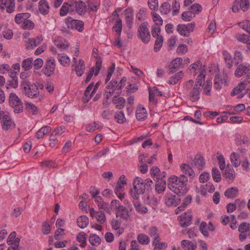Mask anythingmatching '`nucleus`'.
Segmentation results:
<instances>
[{"label": "nucleus", "mask_w": 250, "mask_h": 250, "mask_svg": "<svg viewBox=\"0 0 250 250\" xmlns=\"http://www.w3.org/2000/svg\"><path fill=\"white\" fill-rule=\"evenodd\" d=\"M25 108L27 110L33 115H36L38 113V109L37 107L31 103H25Z\"/></svg>", "instance_id": "nucleus-45"}, {"label": "nucleus", "mask_w": 250, "mask_h": 250, "mask_svg": "<svg viewBox=\"0 0 250 250\" xmlns=\"http://www.w3.org/2000/svg\"><path fill=\"white\" fill-rule=\"evenodd\" d=\"M6 8L7 12L12 13L15 10V0H0V8Z\"/></svg>", "instance_id": "nucleus-13"}, {"label": "nucleus", "mask_w": 250, "mask_h": 250, "mask_svg": "<svg viewBox=\"0 0 250 250\" xmlns=\"http://www.w3.org/2000/svg\"><path fill=\"white\" fill-rule=\"evenodd\" d=\"M30 17L29 13H21L18 14L15 17V21L17 24L23 23L27 19Z\"/></svg>", "instance_id": "nucleus-28"}, {"label": "nucleus", "mask_w": 250, "mask_h": 250, "mask_svg": "<svg viewBox=\"0 0 250 250\" xmlns=\"http://www.w3.org/2000/svg\"><path fill=\"white\" fill-rule=\"evenodd\" d=\"M136 117L138 120L143 121L147 117L146 109L142 105H139L136 111Z\"/></svg>", "instance_id": "nucleus-19"}, {"label": "nucleus", "mask_w": 250, "mask_h": 250, "mask_svg": "<svg viewBox=\"0 0 250 250\" xmlns=\"http://www.w3.org/2000/svg\"><path fill=\"white\" fill-rule=\"evenodd\" d=\"M153 184L152 180L146 179L144 181L141 178L136 177L133 182V189L130 190V194L133 199H139V196L144 194L151 189Z\"/></svg>", "instance_id": "nucleus-2"}, {"label": "nucleus", "mask_w": 250, "mask_h": 250, "mask_svg": "<svg viewBox=\"0 0 250 250\" xmlns=\"http://www.w3.org/2000/svg\"><path fill=\"white\" fill-rule=\"evenodd\" d=\"M184 75L182 71H179L174 76L170 77L168 83L170 84H175L181 79Z\"/></svg>", "instance_id": "nucleus-43"}, {"label": "nucleus", "mask_w": 250, "mask_h": 250, "mask_svg": "<svg viewBox=\"0 0 250 250\" xmlns=\"http://www.w3.org/2000/svg\"><path fill=\"white\" fill-rule=\"evenodd\" d=\"M180 196L175 195L170 193H167L164 197L165 203L168 207L177 206L181 202Z\"/></svg>", "instance_id": "nucleus-9"}, {"label": "nucleus", "mask_w": 250, "mask_h": 250, "mask_svg": "<svg viewBox=\"0 0 250 250\" xmlns=\"http://www.w3.org/2000/svg\"><path fill=\"white\" fill-rule=\"evenodd\" d=\"M148 5L149 8L153 11H156L158 8V0H148Z\"/></svg>", "instance_id": "nucleus-63"}, {"label": "nucleus", "mask_w": 250, "mask_h": 250, "mask_svg": "<svg viewBox=\"0 0 250 250\" xmlns=\"http://www.w3.org/2000/svg\"><path fill=\"white\" fill-rule=\"evenodd\" d=\"M180 221V224L181 227L184 228L188 226L191 222V214L189 211L184 214H182L178 217Z\"/></svg>", "instance_id": "nucleus-14"}, {"label": "nucleus", "mask_w": 250, "mask_h": 250, "mask_svg": "<svg viewBox=\"0 0 250 250\" xmlns=\"http://www.w3.org/2000/svg\"><path fill=\"white\" fill-rule=\"evenodd\" d=\"M17 72L15 70H11L9 72V75L10 77V79L8 80L7 82L6 88H16L18 86V80L16 76Z\"/></svg>", "instance_id": "nucleus-12"}, {"label": "nucleus", "mask_w": 250, "mask_h": 250, "mask_svg": "<svg viewBox=\"0 0 250 250\" xmlns=\"http://www.w3.org/2000/svg\"><path fill=\"white\" fill-rule=\"evenodd\" d=\"M85 70V65L84 62L82 60L79 61V63L76 65L75 71L78 76H82Z\"/></svg>", "instance_id": "nucleus-34"}, {"label": "nucleus", "mask_w": 250, "mask_h": 250, "mask_svg": "<svg viewBox=\"0 0 250 250\" xmlns=\"http://www.w3.org/2000/svg\"><path fill=\"white\" fill-rule=\"evenodd\" d=\"M237 39L245 43L250 44V36L246 34H238L236 36Z\"/></svg>", "instance_id": "nucleus-50"}, {"label": "nucleus", "mask_w": 250, "mask_h": 250, "mask_svg": "<svg viewBox=\"0 0 250 250\" xmlns=\"http://www.w3.org/2000/svg\"><path fill=\"white\" fill-rule=\"evenodd\" d=\"M200 230L202 233L206 237L208 236V231L207 224L205 222H202L200 226Z\"/></svg>", "instance_id": "nucleus-61"}, {"label": "nucleus", "mask_w": 250, "mask_h": 250, "mask_svg": "<svg viewBox=\"0 0 250 250\" xmlns=\"http://www.w3.org/2000/svg\"><path fill=\"white\" fill-rule=\"evenodd\" d=\"M183 59L177 58L174 59L169 65V70L170 73H174L179 67L182 66Z\"/></svg>", "instance_id": "nucleus-17"}, {"label": "nucleus", "mask_w": 250, "mask_h": 250, "mask_svg": "<svg viewBox=\"0 0 250 250\" xmlns=\"http://www.w3.org/2000/svg\"><path fill=\"white\" fill-rule=\"evenodd\" d=\"M223 55L227 67L230 69L232 67L233 64V60L231 55L227 51H224Z\"/></svg>", "instance_id": "nucleus-26"}, {"label": "nucleus", "mask_w": 250, "mask_h": 250, "mask_svg": "<svg viewBox=\"0 0 250 250\" xmlns=\"http://www.w3.org/2000/svg\"><path fill=\"white\" fill-rule=\"evenodd\" d=\"M200 84H194V81L190 80L185 83L184 88L189 92V99L192 102L198 101L200 99V94L201 88H200Z\"/></svg>", "instance_id": "nucleus-3"}, {"label": "nucleus", "mask_w": 250, "mask_h": 250, "mask_svg": "<svg viewBox=\"0 0 250 250\" xmlns=\"http://www.w3.org/2000/svg\"><path fill=\"white\" fill-rule=\"evenodd\" d=\"M155 38L156 40L155 42L154 51L157 52L160 50L163 45L164 38L161 35L158 36V37H156Z\"/></svg>", "instance_id": "nucleus-42"}, {"label": "nucleus", "mask_w": 250, "mask_h": 250, "mask_svg": "<svg viewBox=\"0 0 250 250\" xmlns=\"http://www.w3.org/2000/svg\"><path fill=\"white\" fill-rule=\"evenodd\" d=\"M116 216L117 217H120L123 219L127 220L129 216L128 209L125 206L118 205L117 207Z\"/></svg>", "instance_id": "nucleus-15"}, {"label": "nucleus", "mask_w": 250, "mask_h": 250, "mask_svg": "<svg viewBox=\"0 0 250 250\" xmlns=\"http://www.w3.org/2000/svg\"><path fill=\"white\" fill-rule=\"evenodd\" d=\"M157 181L155 185V190L158 193L163 192L166 188V182L162 179L157 178Z\"/></svg>", "instance_id": "nucleus-23"}, {"label": "nucleus", "mask_w": 250, "mask_h": 250, "mask_svg": "<svg viewBox=\"0 0 250 250\" xmlns=\"http://www.w3.org/2000/svg\"><path fill=\"white\" fill-rule=\"evenodd\" d=\"M51 130L49 126H44L40 128L36 133V136L38 139L42 138L45 134Z\"/></svg>", "instance_id": "nucleus-38"}, {"label": "nucleus", "mask_w": 250, "mask_h": 250, "mask_svg": "<svg viewBox=\"0 0 250 250\" xmlns=\"http://www.w3.org/2000/svg\"><path fill=\"white\" fill-rule=\"evenodd\" d=\"M58 59L61 64L63 66L69 65L70 62V59L69 57L66 55H65L64 53L58 54Z\"/></svg>", "instance_id": "nucleus-39"}, {"label": "nucleus", "mask_w": 250, "mask_h": 250, "mask_svg": "<svg viewBox=\"0 0 250 250\" xmlns=\"http://www.w3.org/2000/svg\"><path fill=\"white\" fill-rule=\"evenodd\" d=\"M188 10L192 15L195 16L196 14H198L202 11V7L199 3H194L188 8Z\"/></svg>", "instance_id": "nucleus-41"}, {"label": "nucleus", "mask_w": 250, "mask_h": 250, "mask_svg": "<svg viewBox=\"0 0 250 250\" xmlns=\"http://www.w3.org/2000/svg\"><path fill=\"white\" fill-rule=\"evenodd\" d=\"M239 26L244 30L250 34V21L249 20H245L243 22L239 23Z\"/></svg>", "instance_id": "nucleus-62"}, {"label": "nucleus", "mask_w": 250, "mask_h": 250, "mask_svg": "<svg viewBox=\"0 0 250 250\" xmlns=\"http://www.w3.org/2000/svg\"><path fill=\"white\" fill-rule=\"evenodd\" d=\"M192 200V197L190 195H188L186 196L183 201L182 204L179 206L177 209H179L180 211H183L185 208L189 205Z\"/></svg>", "instance_id": "nucleus-47"}, {"label": "nucleus", "mask_w": 250, "mask_h": 250, "mask_svg": "<svg viewBox=\"0 0 250 250\" xmlns=\"http://www.w3.org/2000/svg\"><path fill=\"white\" fill-rule=\"evenodd\" d=\"M65 22L68 29H75L80 32L84 29V22L82 21L75 20L68 17L65 19Z\"/></svg>", "instance_id": "nucleus-7"}, {"label": "nucleus", "mask_w": 250, "mask_h": 250, "mask_svg": "<svg viewBox=\"0 0 250 250\" xmlns=\"http://www.w3.org/2000/svg\"><path fill=\"white\" fill-rule=\"evenodd\" d=\"M2 120V128L3 130H8L12 125V121L10 118L7 116L4 115V112L0 113V120Z\"/></svg>", "instance_id": "nucleus-18"}, {"label": "nucleus", "mask_w": 250, "mask_h": 250, "mask_svg": "<svg viewBox=\"0 0 250 250\" xmlns=\"http://www.w3.org/2000/svg\"><path fill=\"white\" fill-rule=\"evenodd\" d=\"M149 235L153 237L152 244H155V241L160 242V239L159 234L158 233L157 229L155 227H152L149 229Z\"/></svg>", "instance_id": "nucleus-32"}, {"label": "nucleus", "mask_w": 250, "mask_h": 250, "mask_svg": "<svg viewBox=\"0 0 250 250\" xmlns=\"http://www.w3.org/2000/svg\"><path fill=\"white\" fill-rule=\"evenodd\" d=\"M33 59L32 58H29L23 60L21 66L25 70H28L32 68L33 65Z\"/></svg>", "instance_id": "nucleus-46"}, {"label": "nucleus", "mask_w": 250, "mask_h": 250, "mask_svg": "<svg viewBox=\"0 0 250 250\" xmlns=\"http://www.w3.org/2000/svg\"><path fill=\"white\" fill-rule=\"evenodd\" d=\"M172 6L173 8L172 15L173 16H175L178 13L180 9V5L179 2L176 0H174L173 1Z\"/></svg>", "instance_id": "nucleus-64"}, {"label": "nucleus", "mask_w": 250, "mask_h": 250, "mask_svg": "<svg viewBox=\"0 0 250 250\" xmlns=\"http://www.w3.org/2000/svg\"><path fill=\"white\" fill-rule=\"evenodd\" d=\"M214 88L217 90H220L222 87V84L226 83V81L225 79H222L219 75H216L214 80Z\"/></svg>", "instance_id": "nucleus-37"}, {"label": "nucleus", "mask_w": 250, "mask_h": 250, "mask_svg": "<svg viewBox=\"0 0 250 250\" xmlns=\"http://www.w3.org/2000/svg\"><path fill=\"white\" fill-rule=\"evenodd\" d=\"M137 239L139 242L142 245H147L150 242V240L148 236L143 233L139 234L138 235Z\"/></svg>", "instance_id": "nucleus-48"}, {"label": "nucleus", "mask_w": 250, "mask_h": 250, "mask_svg": "<svg viewBox=\"0 0 250 250\" xmlns=\"http://www.w3.org/2000/svg\"><path fill=\"white\" fill-rule=\"evenodd\" d=\"M87 6L90 11L96 12L98 10L97 2L94 0L88 1Z\"/></svg>", "instance_id": "nucleus-60"}, {"label": "nucleus", "mask_w": 250, "mask_h": 250, "mask_svg": "<svg viewBox=\"0 0 250 250\" xmlns=\"http://www.w3.org/2000/svg\"><path fill=\"white\" fill-rule=\"evenodd\" d=\"M151 15L153 17V21L155 22L154 25L161 26L163 24V20L158 14L152 12H151Z\"/></svg>", "instance_id": "nucleus-51"}, {"label": "nucleus", "mask_w": 250, "mask_h": 250, "mask_svg": "<svg viewBox=\"0 0 250 250\" xmlns=\"http://www.w3.org/2000/svg\"><path fill=\"white\" fill-rule=\"evenodd\" d=\"M34 27V23L30 20L27 19L21 25L22 28L24 29L31 30Z\"/></svg>", "instance_id": "nucleus-59"}, {"label": "nucleus", "mask_w": 250, "mask_h": 250, "mask_svg": "<svg viewBox=\"0 0 250 250\" xmlns=\"http://www.w3.org/2000/svg\"><path fill=\"white\" fill-rule=\"evenodd\" d=\"M181 246L185 250H195L196 248V244L187 240L182 241Z\"/></svg>", "instance_id": "nucleus-35"}, {"label": "nucleus", "mask_w": 250, "mask_h": 250, "mask_svg": "<svg viewBox=\"0 0 250 250\" xmlns=\"http://www.w3.org/2000/svg\"><path fill=\"white\" fill-rule=\"evenodd\" d=\"M170 10V5L168 2H164L161 6L160 8V12L166 15L168 14Z\"/></svg>", "instance_id": "nucleus-56"}, {"label": "nucleus", "mask_w": 250, "mask_h": 250, "mask_svg": "<svg viewBox=\"0 0 250 250\" xmlns=\"http://www.w3.org/2000/svg\"><path fill=\"white\" fill-rule=\"evenodd\" d=\"M9 102L10 106L15 113L19 114L23 111V104L15 93L12 92L10 94Z\"/></svg>", "instance_id": "nucleus-5"}, {"label": "nucleus", "mask_w": 250, "mask_h": 250, "mask_svg": "<svg viewBox=\"0 0 250 250\" xmlns=\"http://www.w3.org/2000/svg\"><path fill=\"white\" fill-rule=\"evenodd\" d=\"M55 62L54 58L48 59L46 62L43 72L46 76L49 77L53 74L55 67Z\"/></svg>", "instance_id": "nucleus-10"}, {"label": "nucleus", "mask_w": 250, "mask_h": 250, "mask_svg": "<svg viewBox=\"0 0 250 250\" xmlns=\"http://www.w3.org/2000/svg\"><path fill=\"white\" fill-rule=\"evenodd\" d=\"M115 119L119 124H123L125 121V115L122 111H119L115 113Z\"/></svg>", "instance_id": "nucleus-49"}, {"label": "nucleus", "mask_w": 250, "mask_h": 250, "mask_svg": "<svg viewBox=\"0 0 250 250\" xmlns=\"http://www.w3.org/2000/svg\"><path fill=\"white\" fill-rule=\"evenodd\" d=\"M230 161L235 167L239 166L241 162L239 154L234 152H232L230 155Z\"/></svg>", "instance_id": "nucleus-36"}, {"label": "nucleus", "mask_w": 250, "mask_h": 250, "mask_svg": "<svg viewBox=\"0 0 250 250\" xmlns=\"http://www.w3.org/2000/svg\"><path fill=\"white\" fill-rule=\"evenodd\" d=\"M74 11L73 3L70 2H65L63 3L60 9V15L61 16H66L68 13H72Z\"/></svg>", "instance_id": "nucleus-16"}, {"label": "nucleus", "mask_w": 250, "mask_h": 250, "mask_svg": "<svg viewBox=\"0 0 250 250\" xmlns=\"http://www.w3.org/2000/svg\"><path fill=\"white\" fill-rule=\"evenodd\" d=\"M75 11L76 12L80 15H82L84 14L86 12V5L84 2L83 1H75Z\"/></svg>", "instance_id": "nucleus-20"}, {"label": "nucleus", "mask_w": 250, "mask_h": 250, "mask_svg": "<svg viewBox=\"0 0 250 250\" xmlns=\"http://www.w3.org/2000/svg\"><path fill=\"white\" fill-rule=\"evenodd\" d=\"M39 9L40 12L43 15H46L48 13L49 6L46 0H41L40 1Z\"/></svg>", "instance_id": "nucleus-31"}, {"label": "nucleus", "mask_w": 250, "mask_h": 250, "mask_svg": "<svg viewBox=\"0 0 250 250\" xmlns=\"http://www.w3.org/2000/svg\"><path fill=\"white\" fill-rule=\"evenodd\" d=\"M133 205L136 210L141 214H145L147 212V208L141 204L139 199H134L133 201Z\"/></svg>", "instance_id": "nucleus-21"}, {"label": "nucleus", "mask_w": 250, "mask_h": 250, "mask_svg": "<svg viewBox=\"0 0 250 250\" xmlns=\"http://www.w3.org/2000/svg\"><path fill=\"white\" fill-rule=\"evenodd\" d=\"M89 242L92 245L96 246L100 244L101 239L96 234H91L89 237Z\"/></svg>", "instance_id": "nucleus-53"}, {"label": "nucleus", "mask_w": 250, "mask_h": 250, "mask_svg": "<svg viewBox=\"0 0 250 250\" xmlns=\"http://www.w3.org/2000/svg\"><path fill=\"white\" fill-rule=\"evenodd\" d=\"M181 168L183 173L188 175L190 178H193L195 176L194 172L189 165L183 164L181 166Z\"/></svg>", "instance_id": "nucleus-27"}, {"label": "nucleus", "mask_w": 250, "mask_h": 250, "mask_svg": "<svg viewBox=\"0 0 250 250\" xmlns=\"http://www.w3.org/2000/svg\"><path fill=\"white\" fill-rule=\"evenodd\" d=\"M248 84V83H246L243 81L238 84L237 87H235L233 89V90L231 92V95L234 96L240 93L242 91V90L245 89L246 86Z\"/></svg>", "instance_id": "nucleus-40"}, {"label": "nucleus", "mask_w": 250, "mask_h": 250, "mask_svg": "<svg viewBox=\"0 0 250 250\" xmlns=\"http://www.w3.org/2000/svg\"><path fill=\"white\" fill-rule=\"evenodd\" d=\"M195 27V23L191 22L187 24H178L177 30L179 33L183 36L188 37Z\"/></svg>", "instance_id": "nucleus-8"}, {"label": "nucleus", "mask_w": 250, "mask_h": 250, "mask_svg": "<svg viewBox=\"0 0 250 250\" xmlns=\"http://www.w3.org/2000/svg\"><path fill=\"white\" fill-rule=\"evenodd\" d=\"M237 65L234 73L236 77L240 78L250 71V65L249 63H242Z\"/></svg>", "instance_id": "nucleus-11"}, {"label": "nucleus", "mask_w": 250, "mask_h": 250, "mask_svg": "<svg viewBox=\"0 0 250 250\" xmlns=\"http://www.w3.org/2000/svg\"><path fill=\"white\" fill-rule=\"evenodd\" d=\"M78 226L82 228L83 229L87 227L89 223V220L88 217L85 215L81 216L77 219V221Z\"/></svg>", "instance_id": "nucleus-33"}, {"label": "nucleus", "mask_w": 250, "mask_h": 250, "mask_svg": "<svg viewBox=\"0 0 250 250\" xmlns=\"http://www.w3.org/2000/svg\"><path fill=\"white\" fill-rule=\"evenodd\" d=\"M250 230V224L246 222L241 223L238 227V231L241 233H244Z\"/></svg>", "instance_id": "nucleus-55"}, {"label": "nucleus", "mask_w": 250, "mask_h": 250, "mask_svg": "<svg viewBox=\"0 0 250 250\" xmlns=\"http://www.w3.org/2000/svg\"><path fill=\"white\" fill-rule=\"evenodd\" d=\"M86 234L84 232L80 233L77 237V241L81 243L80 246L82 247H84L86 245V238H85Z\"/></svg>", "instance_id": "nucleus-57"}, {"label": "nucleus", "mask_w": 250, "mask_h": 250, "mask_svg": "<svg viewBox=\"0 0 250 250\" xmlns=\"http://www.w3.org/2000/svg\"><path fill=\"white\" fill-rule=\"evenodd\" d=\"M212 176L216 182H219L221 180V176L219 169L217 167H213L212 169Z\"/></svg>", "instance_id": "nucleus-52"}, {"label": "nucleus", "mask_w": 250, "mask_h": 250, "mask_svg": "<svg viewBox=\"0 0 250 250\" xmlns=\"http://www.w3.org/2000/svg\"><path fill=\"white\" fill-rule=\"evenodd\" d=\"M54 42L55 45L61 49L65 50L68 47L67 42L62 37H58L56 38Z\"/></svg>", "instance_id": "nucleus-25"}, {"label": "nucleus", "mask_w": 250, "mask_h": 250, "mask_svg": "<svg viewBox=\"0 0 250 250\" xmlns=\"http://www.w3.org/2000/svg\"><path fill=\"white\" fill-rule=\"evenodd\" d=\"M42 40V38L39 37L36 38H29L28 39V44L26 45V48L28 49L33 48L39 45Z\"/></svg>", "instance_id": "nucleus-24"}, {"label": "nucleus", "mask_w": 250, "mask_h": 250, "mask_svg": "<svg viewBox=\"0 0 250 250\" xmlns=\"http://www.w3.org/2000/svg\"><path fill=\"white\" fill-rule=\"evenodd\" d=\"M114 96L113 98L112 102L116 105V107L118 109L123 108L125 105V100L122 97Z\"/></svg>", "instance_id": "nucleus-22"}, {"label": "nucleus", "mask_w": 250, "mask_h": 250, "mask_svg": "<svg viewBox=\"0 0 250 250\" xmlns=\"http://www.w3.org/2000/svg\"><path fill=\"white\" fill-rule=\"evenodd\" d=\"M238 194V189L236 187L228 188L225 192V196L228 198H234Z\"/></svg>", "instance_id": "nucleus-30"}, {"label": "nucleus", "mask_w": 250, "mask_h": 250, "mask_svg": "<svg viewBox=\"0 0 250 250\" xmlns=\"http://www.w3.org/2000/svg\"><path fill=\"white\" fill-rule=\"evenodd\" d=\"M95 218L100 224H103L105 221V215L102 211H97L95 215Z\"/></svg>", "instance_id": "nucleus-58"}, {"label": "nucleus", "mask_w": 250, "mask_h": 250, "mask_svg": "<svg viewBox=\"0 0 250 250\" xmlns=\"http://www.w3.org/2000/svg\"><path fill=\"white\" fill-rule=\"evenodd\" d=\"M194 164L199 170H202L205 165L204 157L201 155H197L194 159Z\"/></svg>", "instance_id": "nucleus-29"}, {"label": "nucleus", "mask_w": 250, "mask_h": 250, "mask_svg": "<svg viewBox=\"0 0 250 250\" xmlns=\"http://www.w3.org/2000/svg\"><path fill=\"white\" fill-rule=\"evenodd\" d=\"M223 176L226 178H229L231 180L233 179L235 177L234 170L233 168L228 165L226 168Z\"/></svg>", "instance_id": "nucleus-44"}, {"label": "nucleus", "mask_w": 250, "mask_h": 250, "mask_svg": "<svg viewBox=\"0 0 250 250\" xmlns=\"http://www.w3.org/2000/svg\"><path fill=\"white\" fill-rule=\"evenodd\" d=\"M195 17V15H193L191 12L188 11L184 12L181 15V18L184 21H190L193 18Z\"/></svg>", "instance_id": "nucleus-54"}, {"label": "nucleus", "mask_w": 250, "mask_h": 250, "mask_svg": "<svg viewBox=\"0 0 250 250\" xmlns=\"http://www.w3.org/2000/svg\"><path fill=\"white\" fill-rule=\"evenodd\" d=\"M187 181L188 178L184 174H181L179 177L173 176L168 178L167 186L178 196L183 195L188 192Z\"/></svg>", "instance_id": "nucleus-1"}, {"label": "nucleus", "mask_w": 250, "mask_h": 250, "mask_svg": "<svg viewBox=\"0 0 250 250\" xmlns=\"http://www.w3.org/2000/svg\"><path fill=\"white\" fill-rule=\"evenodd\" d=\"M147 22H143L138 29V37L142 42L145 44H147L150 40L151 36L147 27Z\"/></svg>", "instance_id": "nucleus-6"}, {"label": "nucleus", "mask_w": 250, "mask_h": 250, "mask_svg": "<svg viewBox=\"0 0 250 250\" xmlns=\"http://www.w3.org/2000/svg\"><path fill=\"white\" fill-rule=\"evenodd\" d=\"M21 91L28 97L36 98L40 94L39 87L35 83H31L30 82H25L22 84Z\"/></svg>", "instance_id": "nucleus-4"}]
</instances>
